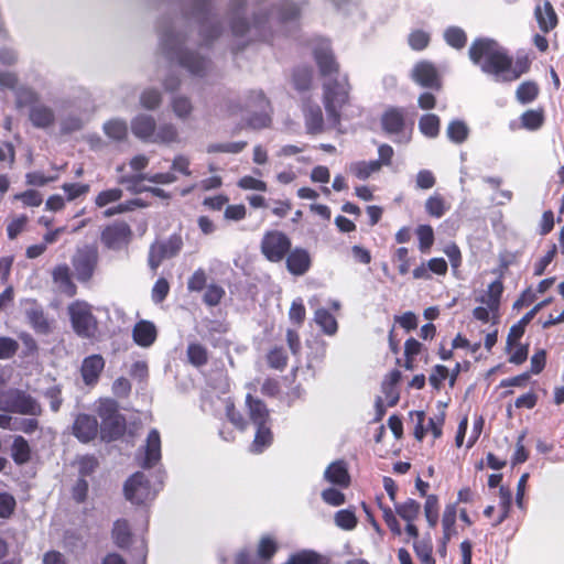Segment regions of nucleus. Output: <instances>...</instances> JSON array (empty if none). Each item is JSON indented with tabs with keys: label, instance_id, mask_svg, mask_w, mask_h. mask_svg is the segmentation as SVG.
<instances>
[{
	"label": "nucleus",
	"instance_id": "nucleus-1",
	"mask_svg": "<svg viewBox=\"0 0 564 564\" xmlns=\"http://www.w3.org/2000/svg\"><path fill=\"white\" fill-rule=\"evenodd\" d=\"M468 56L484 74L501 83L518 80L531 67V61L527 55L514 59L506 47L490 37L475 39L468 48Z\"/></svg>",
	"mask_w": 564,
	"mask_h": 564
},
{
	"label": "nucleus",
	"instance_id": "nucleus-2",
	"mask_svg": "<svg viewBox=\"0 0 564 564\" xmlns=\"http://www.w3.org/2000/svg\"><path fill=\"white\" fill-rule=\"evenodd\" d=\"M313 58L321 77L328 78L323 83V104L327 119L333 127H339L341 110L350 102L351 85L347 74L340 78V64L328 42H323L313 50Z\"/></svg>",
	"mask_w": 564,
	"mask_h": 564
},
{
	"label": "nucleus",
	"instance_id": "nucleus-3",
	"mask_svg": "<svg viewBox=\"0 0 564 564\" xmlns=\"http://www.w3.org/2000/svg\"><path fill=\"white\" fill-rule=\"evenodd\" d=\"M69 321L75 334L80 338L91 339L98 332V321L89 303L82 300L72 302L67 307Z\"/></svg>",
	"mask_w": 564,
	"mask_h": 564
},
{
	"label": "nucleus",
	"instance_id": "nucleus-4",
	"mask_svg": "<svg viewBox=\"0 0 564 564\" xmlns=\"http://www.w3.org/2000/svg\"><path fill=\"white\" fill-rule=\"evenodd\" d=\"M101 419L100 434L105 442L117 441L123 436L127 429L126 417L118 411L113 401H106L98 408Z\"/></svg>",
	"mask_w": 564,
	"mask_h": 564
},
{
	"label": "nucleus",
	"instance_id": "nucleus-5",
	"mask_svg": "<svg viewBox=\"0 0 564 564\" xmlns=\"http://www.w3.org/2000/svg\"><path fill=\"white\" fill-rule=\"evenodd\" d=\"M291 247V238L285 232L276 229L267 230L260 242L262 256L273 263L284 260Z\"/></svg>",
	"mask_w": 564,
	"mask_h": 564
},
{
	"label": "nucleus",
	"instance_id": "nucleus-6",
	"mask_svg": "<svg viewBox=\"0 0 564 564\" xmlns=\"http://www.w3.org/2000/svg\"><path fill=\"white\" fill-rule=\"evenodd\" d=\"M98 262L99 252L95 245L78 248L72 259L76 279L80 283H88L95 274Z\"/></svg>",
	"mask_w": 564,
	"mask_h": 564
},
{
	"label": "nucleus",
	"instance_id": "nucleus-7",
	"mask_svg": "<svg viewBox=\"0 0 564 564\" xmlns=\"http://www.w3.org/2000/svg\"><path fill=\"white\" fill-rule=\"evenodd\" d=\"M4 403V410L11 413L32 416H41L43 413L41 403L31 394L20 389L10 390L6 394Z\"/></svg>",
	"mask_w": 564,
	"mask_h": 564
},
{
	"label": "nucleus",
	"instance_id": "nucleus-8",
	"mask_svg": "<svg viewBox=\"0 0 564 564\" xmlns=\"http://www.w3.org/2000/svg\"><path fill=\"white\" fill-rule=\"evenodd\" d=\"M123 494L128 501L141 506L155 497L151 482L142 471L131 475L124 482Z\"/></svg>",
	"mask_w": 564,
	"mask_h": 564
},
{
	"label": "nucleus",
	"instance_id": "nucleus-9",
	"mask_svg": "<svg viewBox=\"0 0 564 564\" xmlns=\"http://www.w3.org/2000/svg\"><path fill=\"white\" fill-rule=\"evenodd\" d=\"M131 238V227L123 220H117L105 226L100 232V241L110 250L122 249L128 246Z\"/></svg>",
	"mask_w": 564,
	"mask_h": 564
},
{
	"label": "nucleus",
	"instance_id": "nucleus-10",
	"mask_svg": "<svg viewBox=\"0 0 564 564\" xmlns=\"http://www.w3.org/2000/svg\"><path fill=\"white\" fill-rule=\"evenodd\" d=\"M412 80L423 88L440 91L443 87L442 76L434 63L423 59L411 70Z\"/></svg>",
	"mask_w": 564,
	"mask_h": 564
},
{
	"label": "nucleus",
	"instance_id": "nucleus-11",
	"mask_svg": "<svg viewBox=\"0 0 564 564\" xmlns=\"http://www.w3.org/2000/svg\"><path fill=\"white\" fill-rule=\"evenodd\" d=\"M23 314L28 324L39 335H47L52 332L53 321L48 318L44 307L34 299L23 302Z\"/></svg>",
	"mask_w": 564,
	"mask_h": 564
},
{
	"label": "nucleus",
	"instance_id": "nucleus-12",
	"mask_svg": "<svg viewBox=\"0 0 564 564\" xmlns=\"http://www.w3.org/2000/svg\"><path fill=\"white\" fill-rule=\"evenodd\" d=\"M284 260L286 270L295 276L306 274L313 264L310 251L303 247H291Z\"/></svg>",
	"mask_w": 564,
	"mask_h": 564
},
{
	"label": "nucleus",
	"instance_id": "nucleus-13",
	"mask_svg": "<svg viewBox=\"0 0 564 564\" xmlns=\"http://www.w3.org/2000/svg\"><path fill=\"white\" fill-rule=\"evenodd\" d=\"M105 366V358L100 354H93L85 357L79 369L84 383L88 387H95L99 381Z\"/></svg>",
	"mask_w": 564,
	"mask_h": 564
},
{
	"label": "nucleus",
	"instance_id": "nucleus-14",
	"mask_svg": "<svg viewBox=\"0 0 564 564\" xmlns=\"http://www.w3.org/2000/svg\"><path fill=\"white\" fill-rule=\"evenodd\" d=\"M98 421L95 416L80 413L73 423V435L82 443H89L98 435Z\"/></svg>",
	"mask_w": 564,
	"mask_h": 564
},
{
	"label": "nucleus",
	"instance_id": "nucleus-15",
	"mask_svg": "<svg viewBox=\"0 0 564 564\" xmlns=\"http://www.w3.org/2000/svg\"><path fill=\"white\" fill-rule=\"evenodd\" d=\"M381 128L388 135H400L405 130V110L401 107H389L381 116Z\"/></svg>",
	"mask_w": 564,
	"mask_h": 564
},
{
	"label": "nucleus",
	"instance_id": "nucleus-16",
	"mask_svg": "<svg viewBox=\"0 0 564 564\" xmlns=\"http://www.w3.org/2000/svg\"><path fill=\"white\" fill-rule=\"evenodd\" d=\"M305 129L308 134H319L324 131V117L319 105L308 98L302 107Z\"/></svg>",
	"mask_w": 564,
	"mask_h": 564
},
{
	"label": "nucleus",
	"instance_id": "nucleus-17",
	"mask_svg": "<svg viewBox=\"0 0 564 564\" xmlns=\"http://www.w3.org/2000/svg\"><path fill=\"white\" fill-rule=\"evenodd\" d=\"M178 64L192 75L204 77L209 67V59L193 51H181L177 55Z\"/></svg>",
	"mask_w": 564,
	"mask_h": 564
},
{
	"label": "nucleus",
	"instance_id": "nucleus-18",
	"mask_svg": "<svg viewBox=\"0 0 564 564\" xmlns=\"http://www.w3.org/2000/svg\"><path fill=\"white\" fill-rule=\"evenodd\" d=\"M250 100H253L256 106L261 110L259 113L252 115L248 120V126L252 129L268 128L271 123V118L265 111L270 107V101L265 97L262 90L251 91L249 96Z\"/></svg>",
	"mask_w": 564,
	"mask_h": 564
},
{
	"label": "nucleus",
	"instance_id": "nucleus-19",
	"mask_svg": "<svg viewBox=\"0 0 564 564\" xmlns=\"http://www.w3.org/2000/svg\"><path fill=\"white\" fill-rule=\"evenodd\" d=\"M161 436L156 429H152L145 441L144 456L140 465L143 468H152L161 460Z\"/></svg>",
	"mask_w": 564,
	"mask_h": 564
},
{
	"label": "nucleus",
	"instance_id": "nucleus-20",
	"mask_svg": "<svg viewBox=\"0 0 564 564\" xmlns=\"http://www.w3.org/2000/svg\"><path fill=\"white\" fill-rule=\"evenodd\" d=\"M324 478L340 488H348L351 482L347 463L343 459L329 464L324 471Z\"/></svg>",
	"mask_w": 564,
	"mask_h": 564
},
{
	"label": "nucleus",
	"instance_id": "nucleus-21",
	"mask_svg": "<svg viewBox=\"0 0 564 564\" xmlns=\"http://www.w3.org/2000/svg\"><path fill=\"white\" fill-rule=\"evenodd\" d=\"M534 17L543 33L551 32L558 23L557 14L549 0L535 7Z\"/></svg>",
	"mask_w": 564,
	"mask_h": 564
},
{
	"label": "nucleus",
	"instance_id": "nucleus-22",
	"mask_svg": "<svg viewBox=\"0 0 564 564\" xmlns=\"http://www.w3.org/2000/svg\"><path fill=\"white\" fill-rule=\"evenodd\" d=\"M158 330L155 325L150 321H139L132 329L133 341L140 347H150L156 340Z\"/></svg>",
	"mask_w": 564,
	"mask_h": 564
},
{
	"label": "nucleus",
	"instance_id": "nucleus-23",
	"mask_svg": "<svg viewBox=\"0 0 564 564\" xmlns=\"http://www.w3.org/2000/svg\"><path fill=\"white\" fill-rule=\"evenodd\" d=\"M246 405L248 408L250 421L256 426L270 423V412L262 400L253 398L251 394H247Z\"/></svg>",
	"mask_w": 564,
	"mask_h": 564
},
{
	"label": "nucleus",
	"instance_id": "nucleus-24",
	"mask_svg": "<svg viewBox=\"0 0 564 564\" xmlns=\"http://www.w3.org/2000/svg\"><path fill=\"white\" fill-rule=\"evenodd\" d=\"M29 119L35 128L46 129L54 124L55 113L51 107L39 102L30 109Z\"/></svg>",
	"mask_w": 564,
	"mask_h": 564
},
{
	"label": "nucleus",
	"instance_id": "nucleus-25",
	"mask_svg": "<svg viewBox=\"0 0 564 564\" xmlns=\"http://www.w3.org/2000/svg\"><path fill=\"white\" fill-rule=\"evenodd\" d=\"M52 279L54 283L58 284L64 294L73 297L77 293V286L73 282L70 271L67 264H58L52 271Z\"/></svg>",
	"mask_w": 564,
	"mask_h": 564
},
{
	"label": "nucleus",
	"instance_id": "nucleus-26",
	"mask_svg": "<svg viewBox=\"0 0 564 564\" xmlns=\"http://www.w3.org/2000/svg\"><path fill=\"white\" fill-rule=\"evenodd\" d=\"M11 458L18 465L22 466L28 464L32 457V449L29 442L21 435L13 437L10 447Z\"/></svg>",
	"mask_w": 564,
	"mask_h": 564
},
{
	"label": "nucleus",
	"instance_id": "nucleus-27",
	"mask_svg": "<svg viewBox=\"0 0 564 564\" xmlns=\"http://www.w3.org/2000/svg\"><path fill=\"white\" fill-rule=\"evenodd\" d=\"M503 290L502 275H500L488 285L486 293L479 299V302L486 304L491 312H497L500 307Z\"/></svg>",
	"mask_w": 564,
	"mask_h": 564
},
{
	"label": "nucleus",
	"instance_id": "nucleus-28",
	"mask_svg": "<svg viewBox=\"0 0 564 564\" xmlns=\"http://www.w3.org/2000/svg\"><path fill=\"white\" fill-rule=\"evenodd\" d=\"M329 557L314 550H301L291 554L283 564H329Z\"/></svg>",
	"mask_w": 564,
	"mask_h": 564
},
{
	"label": "nucleus",
	"instance_id": "nucleus-29",
	"mask_svg": "<svg viewBox=\"0 0 564 564\" xmlns=\"http://www.w3.org/2000/svg\"><path fill=\"white\" fill-rule=\"evenodd\" d=\"M155 120L152 116L139 115L131 122V129L135 137L148 140L155 133Z\"/></svg>",
	"mask_w": 564,
	"mask_h": 564
},
{
	"label": "nucleus",
	"instance_id": "nucleus-30",
	"mask_svg": "<svg viewBox=\"0 0 564 564\" xmlns=\"http://www.w3.org/2000/svg\"><path fill=\"white\" fill-rule=\"evenodd\" d=\"M291 80L295 90L300 93L310 90L313 86V68L308 65L295 67Z\"/></svg>",
	"mask_w": 564,
	"mask_h": 564
},
{
	"label": "nucleus",
	"instance_id": "nucleus-31",
	"mask_svg": "<svg viewBox=\"0 0 564 564\" xmlns=\"http://www.w3.org/2000/svg\"><path fill=\"white\" fill-rule=\"evenodd\" d=\"M380 171V162L377 161H357L348 166V172L360 181H366Z\"/></svg>",
	"mask_w": 564,
	"mask_h": 564
},
{
	"label": "nucleus",
	"instance_id": "nucleus-32",
	"mask_svg": "<svg viewBox=\"0 0 564 564\" xmlns=\"http://www.w3.org/2000/svg\"><path fill=\"white\" fill-rule=\"evenodd\" d=\"M279 550V544L271 535H263L257 546V556L260 563L269 564Z\"/></svg>",
	"mask_w": 564,
	"mask_h": 564
},
{
	"label": "nucleus",
	"instance_id": "nucleus-33",
	"mask_svg": "<svg viewBox=\"0 0 564 564\" xmlns=\"http://www.w3.org/2000/svg\"><path fill=\"white\" fill-rule=\"evenodd\" d=\"M254 438L251 444V452L254 454L262 453L272 444L273 434L269 424L257 425Z\"/></svg>",
	"mask_w": 564,
	"mask_h": 564
},
{
	"label": "nucleus",
	"instance_id": "nucleus-34",
	"mask_svg": "<svg viewBox=\"0 0 564 564\" xmlns=\"http://www.w3.org/2000/svg\"><path fill=\"white\" fill-rule=\"evenodd\" d=\"M111 535L118 547L123 549L129 546L132 534L128 521L124 519H118L115 521Z\"/></svg>",
	"mask_w": 564,
	"mask_h": 564
},
{
	"label": "nucleus",
	"instance_id": "nucleus-35",
	"mask_svg": "<svg viewBox=\"0 0 564 564\" xmlns=\"http://www.w3.org/2000/svg\"><path fill=\"white\" fill-rule=\"evenodd\" d=\"M521 127L534 131L540 129L545 121V113L543 108L530 109L524 111L521 117Z\"/></svg>",
	"mask_w": 564,
	"mask_h": 564
},
{
	"label": "nucleus",
	"instance_id": "nucleus-36",
	"mask_svg": "<svg viewBox=\"0 0 564 564\" xmlns=\"http://www.w3.org/2000/svg\"><path fill=\"white\" fill-rule=\"evenodd\" d=\"M394 510L404 521L413 522L421 512V505L416 500L409 498L404 502L394 503Z\"/></svg>",
	"mask_w": 564,
	"mask_h": 564
},
{
	"label": "nucleus",
	"instance_id": "nucleus-37",
	"mask_svg": "<svg viewBox=\"0 0 564 564\" xmlns=\"http://www.w3.org/2000/svg\"><path fill=\"white\" fill-rule=\"evenodd\" d=\"M314 321L327 335H334L338 329L336 318L328 310L324 307L315 311Z\"/></svg>",
	"mask_w": 564,
	"mask_h": 564
},
{
	"label": "nucleus",
	"instance_id": "nucleus-38",
	"mask_svg": "<svg viewBox=\"0 0 564 564\" xmlns=\"http://www.w3.org/2000/svg\"><path fill=\"white\" fill-rule=\"evenodd\" d=\"M441 119L434 113L423 115L419 120V129L427 138H436L440 134Z\"/></svg>",
	"mask_w": 564,
	"mask_h": 564
},
{
	"label": "nucleus",
	"instance_id": "nucleus-39",
	"mask_svg": "<svg viewBox=\"0 0 564 564\" xmlns=\"http://www.w3.org/2000/svg\"><path fill=\"white\" fill-rule=\"evenodd\" d=\"M540 88L538 84L532 80H527L518 86L516 97L520 104L527 105L534 101L538 98Z\"/></svg>",
	"mask_w": 564,
	"mask_h": 564
},
{
	"label": "nucleus",
	"instance_id": "nucleus-40",
	"mask_svg": "<svg viewBox=\"0 0 564 564\" xmlns=\"http://www.w3.org/2000/svg\"><path fill=\"white\" fill-rule=\"evenodd\" d=\"M187 359L196 368L203 367L208 362V351L199 343H189L186 350Z\"/></svg>",
	"mask_w": 564,
	"mask_h": 564
},
{
	"label": "nucleus",
	"instance_id": "nucleus-41",
	"mask_svg": "<svg viewBox=\"0 0 564 564\" xmlns=\"http://www.w3.org/2000/svg\"><path fill=\"white\" fill-rule=\"evenodd\" d=\"M413 549L421 564H435L431 538L414 541Z\"/></svg>",
	"mask_w": 564,
	"mask_h": 564
},
{
	"label": "nucleus",
	"instance_id": "nucleus-42",
	"mask_svg": "<svg viewBox=\"0 0 564 564\" xmlns=\"http://www.w3.org/2000/svg\"><path fill=\"white\" fill-rule=\"evenodd\" d=\"M455 523H456V508L453 505L446 506L444 513H443V518H442L444 543L449 541L451 538L456 533Z\"/></svg>",
	"mask_w": 564,
	"mask_h": 564
},
{
	"label": "nucleus",
	"instance_id": "nucleus-43",
	"mask_svg": "<svg viewBox=\"0 0 564 564\" xmlns=\"http://www.w3.org/2000/svg\"><path fill=\"white\" fill-rule=\"evenodd\" d=\"M289 357L281 346H275L267 354V362L270 368L283 371L288 366Z\"/></svg>",
	"mask_w": 564,
	"mask_h": 564
},
{
	"label": "nucleus",
	"instance_id": "nucleus-44",
	"mask_svg": "<svg viewBox=\"0 0 564 564\" xmlns=\"http://www.w3.org/2000/svg\"><path fill=\"white\" fill-rule=\"evenodd\" d=\"M424 516L429 525L434 529L437 525L440 518V501L436 495L426 496L424 503Z\"/></svg>",
	"mask_w": 564,
	"mask_h": 564
},
{
	"label": "nucleus",
	"instance_id": "nucleus-45",
	"mask_svg": "<svg viewBox=\"0 0 564 564\" xmlns=\"http://www.w3.org/2000/svg\"><path fill=\"white\" fill-rule=\"evenodd\" d=\"M445 42L456 50H462L467 43L466 32L459 26H449L444 32Z\"/></svg>",
	"mask_w": 564,
	"mask_h": 564
},
{
	"label": "nucleus",
	"instance_id": "nucleus-46",
	"mask_svg": "<svg viewBox=\"0 0 564 564\" xmlns=\"http://www.w3.org/2000/svg\"><path fill=\"white\" fill-rule=\"evenodd\" d=\"M425 210L432 217H443L447 210L444 197L437 193L430 196L425 202Z\"/></svg>",
	"mask_w": 564,
	"mask_h": 564
},
{
	"label": "nucleus",
	"instance_id": "nucleus-47",
	"mask_svg": "<svg viewBox=\"0 0 564 564\" xmlns=\"http://www.w3.org/2000/svg\"><path fill=\"white\" fill-rule=\"evenodd\" d=\"M39 99V95L29 87H20L15 93V106L19 109L25 107L31 109L40 102Z\"/></svg>",
	"mask_w": 564,
	"mask_h": 564
},
{
	"label": "nucleus",
	"instance_id": "nucleus-48",
	"mask_svg": "<svg viewBox=\"0 0 564 564\" xmlns=\"http://www.w3.org/2000/svg\"><path fill=\"white\" fill-rule=\"evenodd\" d=\"M226 295L225 289L216 283L207 285L206 291L203 295V302L210 307L217 306L221 303Z\"/></svg>",
	"mask_w": 564,
	"mask_h": 564
},
{
	"label": "nucleus",
	"instance_id": "nucleus-49",
	"mask_svg": "<svg viewBox=\"0 0 564 564\" xmlns=\"http://www.w3.org/2000/svg\"><path fill=\"white\" fill-rule=\"evenodd\" d=\"M416 236L419 239V249L422 253H426L431 250L434 243V231L430 225H420L416 228Z\"/></svg>",
	"mask_w": 564,
	"mask_h": 564
},
{
	"label": "nucleus",
	"instance_id": "nucleus-50",
	"mask_svg": "<svg viewBox=\"0 0 564 564\" xmlns=\"http://www.w3.org/2000/svg\"><path fill=\"white\" fill-rule=\"evenodd\" d=\"M499 498H500L501 512H500V516L498 517V519L495 521L494 525H499L509 517L511 505H512L511 490L506 486H500Z\"/></svg>",
	"mask_w": 564,
	"mask_h": 564
},
{
	"label": "nucleus",
	"instance_id": "nucleus-51",
	"mask_svg": "<svg viewBox=\"0 0 564 564\" xmlns=\"http://www.w3.org/2000/svg\"><path fill=\"white\" fill-rule=\"evenodd\" d=\"M335 523L338 528L350 531L357 527L358 520L352 510L341 509L335 513Z\"/></svg>",
	"mask_w": 564,
	"mask_h": 564
},
{
	"label": "nucleus",
	"instance_id": "nucleus-52",
	"mask_svg": "<svg viewBox=\"0 0 564 564\" xmlns=\"http://www.w3.org/2000/svg\"><path fill=\"white\" fill-rule=\"evenodd\" d=\"M447 137L454 143H463L468 137V128L460 120L451 121L447 127Z\"/></svg>",
	"mask_w": 564,
	"mask_h": 564
},
{
	"label": "nucleus",
	"instance_id": "nucleus-53",
	"mask_svg": "<svg viewBox=\"0 0 564 564\" xmlns=\"http://www.w3.org/2000/svg\"><path fill=\"white\" fill-rule=\"evenodd\" d=\"M105 133L117 141H121L128 135V128L123 121L110 120L104 126Z\"/></svg>",
	"mask_w": 564,
	"mask_h": 564
},
{
	"label": "nucleus",
	"instance_id": "nucleus-54",
	"mask_svg": "<svg viewBox=\"0 0 564 564\" xmlns=\"http://www.w3.org/2000/svg\"><path fill=\"white\" fill-rule=\"evenodd\" d=\"M226 416L238 430L245 431L248 427L247 420L243 417L242 413L237 410L231 399L226 400Z\"/></svg>",
	"mask_w": 564,
	"mask_h": 564
},
{
	"label": "nucleus",
	"instance_id": "nucleus-55",
	"mask_svg": "<svg viewBox=\"0 0 564 564\" xmlns=\"http://www.w3.org/2000/svg\"><path fill=\"white\" fill-rule=\"evenodd\" d=\"M123 195V192L119 187L115 188H108L105 191H101L96 197H95V205L99 208H102L109 204L116 203L121 199Z\"/></svg>",
	"mask_w": 564,
	"mask_h": 564
},
{
	"label": "nucleus",
	"instance_id": "nucleus-56",
	"mask_svg": "<svg viewBox=\"0 0 564 564\" xmlns=\"http://www.w3.org/2000/svg\"><path fill=\"white\" fill-rule=\"evenodd\" d=\"M62 189L66 195V200L73 202L82 196L87 195L90 191V186L89 184L84 183H64L62 185Z\"/></svg>",
	"mask_w": 564,
	"mask_h": 564
},
{
	"label": "nucleus",
	"instance_id": "nucleus-57",
	"mask_svg": "<svg viewBox=\"0 0 564 564\" xmlns=\"http://www.w3.org/2000/svg\"><path fill=\"white\" fill-rule=\"evenodd\" d=\"M247 147L246 141L213 143L207 147L208 153H239Z\"/></svg>",
	"mask_w": 564,
	"mask_h": 564
},
{
	"label": "nucleus",
	"instance_id": "nucleus-58",
	"mask_svg": "<svg viewBox=\"0 0 564 564\" xmlns=\"http://www.w3.org/2000/svg\"><path fill=\"white\" fill-rule=\"evenodd\" d=\"M430 34L423 30H414L409 34V45L414 51H423L430 44Z\"/></svg>",
	"mask_w": 564,
	"mask_h": 564
},
{
	"label": "nucleus",
	"instance_id": "nucleus-59",
	"mask_svg": "<svg viewBox=\"0 0 564 564\" xmlns=\"http://www.w3.org/2000/svg\"><path fill=\"white\" fill-rule=\"evenodd\" d=\"M154 141L163 142V143H172L176 142L178 138V132L175 126L172 123H164L159 127Z\"/></svg>",
	"mask_w": 564,
	"mask_h": 564
},
{
	"label": "nucleus",
	"instance_id": "nucleus-60",
	"mask_svg": "<svg viewBox=\"0 0 564 564\" xmlns=\"http://www.w3.org/2000/svg\"><path fill=\"white\" fill-rule=\"evenodd\" d=\"M207 288V275L204 269L199 268L188 278L187 290L189 292H200Z\"/></svg>",
	"mask_w": 564,
	"mask_h": 564
},
{
	"label": "nucleus",
	"instance_id": "nucleus-61",
	"mask_svg": "<svg viewBox=\"0 0 564 564\" xmlns=\"http://www.w3.org/2000/svg\"><path fill=\"white\" fill-rule=\"evenodd\" d=\"M305 317H306V310H305L302 299L294 300L292 302L290 311H289L290 321L297 327H301L305 321Z\"/></svg>",
	"mask_w": 564,
	"mask_h": 564
},
{
	"label": "nucleus",
	"instance_id": "nucleus-62",
	"mask_svg": "<svg viewBox=\"0 0 564 564\" xmlns=\"http://www.w3.org/2000/svg\"><path fill=\"white\" fill-rule=\"evenodd\" d=\"M172 109L178 118L185 119L191 115L193 106L187 97L177 96L172 100Z\"/></svg>",
	"mask_w": 564,
	"mask_h": 564
},
{
	"label": "nucleus",
	"instance_id": "nucleus-63",
	"mask_svg": "<svg viewBox=\"0 0 564 564\" xmlns=\"http://www.w3.org/2000/svg\"><path fill=\"white\" fill-rule=\"evenodd\" d=\"M161 101L162 97L160 91L152 88L145 89L140 97L141 106L149 110L156 109L161 105Z\"/></svg>",
	"mask_w": 564,
	"mask_h": 564
},
{
	"label": "nucleus",
	"instance_id": "nucleus-64",
	"mask_svg": "<svg viewBox=\"0 0 564 564\" xmlns=\"http://www.w3.org/2000/svg\"><path fill=\"white\" fill-rule=\"evenodd\" d=\"M170 283L165 278H159L151 292L152 301L156 304L162 303L169 295Z\"/></svg>",
	"mask_w": 564,
	"mask_h": 564
}]
</instances>
